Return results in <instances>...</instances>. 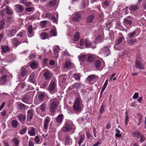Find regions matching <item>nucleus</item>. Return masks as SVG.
<instances>
[{
	"mask_svg": "<svg viewBox=\"0 0 146 146\" xmlns=\"http://www.w3.org/2000/svg\"><path fill=\"white\" fill-rule=\"evenodd\" d=\"M82 106L83 105L80 97L77 96L73 106V109L75 113H80L83 110Z\"/></svg>",
	"mask_w": 146,
	"mask_h": 146,
	"instance_id": "f257e3e1",
	"label": "nucleus"
},
{
	"mask_svg": "<svg viewBox=\"0 0 146 146\" xmlns=\"http://www.w3.org/2000/svg\"><path fill=\"white\" fill-rule=\"evenodd\" d=\"M72 129H75L74 124L71 121H67L65 122V126L62 128V131L65 132L70 131Z\"/></svg>",
	"mask_w": 146,
	"mask_h": 146,
	"instance_id": "f03ea898",
	"label": "nucleus"
},
{
	"mask_svg": "<svg viewBox=\"0 0 146 146\" xmlns=\"http://www.w3.org/2000/svg\"><path fill=\"white\" fill-rule=\"evenodd\" d=\"M50 103L49 109L52 113H54L58 106L57 100L55 98L51 99Z\"/></svg>",
	"mask_w": 146,
	"mask_h": 146,
	"instance_id": "7ed1b4c3",
	"label": "nucleus"
},
{
	"mask_svg": "<svg viewBox=\"0 0 146 146\" xmlns=\"http://www.w3.org/2000/svg\"><path fill=\"white\" fill-rule=\"evenodd\" d=\"M48 90L52 94L56 92L57 90L56 83L53 81H51L48 86Z\"/></svg>",
	"mask_w": 146,
	"mask_h": 146,
	"instance_id": "20e7f679",
	"label": "nucleus"
},
{
	"mask_svg": "<svg viewBox=\"0 0 146 146\" xmlns=\"http://www.w3.org/2000/svg\"><path fill=\"white\" fill-rule=\"evenodd\" d=\"M72 21L74 22H78L81 19V15L79 12H75L72 15Z\"/></svg>",
	"mask_w": 146,
	"mask_h": 146,
	"instance_id": "39448f33",
	"label": "nucleus"
},
{
	"mask_svg": "<svg viewBox=\"0 0 146 146\" xmlns=\"http://www.w3.org/2000/svg\"><path fill=\"white\" fill-rule=\"evenodd\" d=\"M135 67L140 70H143L144 68V65L142 64L141 62L137 59L135 62Z\"/></svg>",
	"mask_w": 146,
	"mask_h": 146,
	"instance_id": "423d86ee",
	"label": "nucleus"
},
{
	"mask_svg": "<svg viewBox=\"0 0 146 146\" xmlns=\"http://www.w3.org/2000/svg\"><path fill=\"white\" fill-rule=\"evenodd\" d=\"M23 101L25 103L30 104L31 102V99L29 95H25L22 99Z\"/></svg>",
	"mask_w": 146,
	"mask_h": 146,
	"instance_id": "0eeeda50",
	"label": "nucleus"
},
{
	"mask_svg": "<svg viewBox=\"0 0 146 146\" xmlns=\"http://www.w3.org/2000/svg\"><path fill=\"white\" fill-rule=\"evenodd\" d=\"M17 117L19 121L22 123H23L26 119L25 115L22 114H19L17 116Z\"/></svg>",
	"mask_w": 146,
	"mask_h": 146,
	"instance_id": "6e6552de",
	"label": "nucleus"
},
{
	"mask_svg": "<svg viewBox=\"0 0 146 146\" xmlns=\"http://www.w3.org/2000/svg\"><path fill=\"white\" fill-rule=\"evenodd\" d=\"M98 77V76L95 74H91L88 76L86 81L87 82H90Z\"/></svg>",
	"mask_w": 146,
	"mask_h": 146,
	"instance_id": "1a4fd4ad",
	"label": "nucleus"
},
{
	"mask_svg": "<svg viewBox=\"0 0 146 146\" xmlns=\"http://www.w3.org/2000/svg\"><path fill=\"white\" fill-rule=\"evenodd\" d=\"M44 76L46 80H50L52 76V74L49 71H47L44 72Z\"/></svg>",
	"mask_w": 146,
	"mask_h": 146,
	"instance_id": "9d476101",
	"label": "nucleus"
},
{
	"mask_svg": "<svg viewBox=\"0 0 146 146\" xmlns=\"http://www.w3.org/2000/svg\"><path fill=\"white\" fill-rule=\"evenodd\" d=\"M27 30L29 34L28 35L29 37H31L34 36V33L33 32V29L32 25H30L28 27Z\"/></svg>",
	"mask_w": 146,
	"mask_h": 146,
	"instance_id": "9b49d317",
	"label": "nucleus"
},
{
	"mask_svg": "<svg viewBox=\"0 0 146 146\" xmlns=\"http://www.w3.org/2000/svg\"><path fill=\"white\" fill-rule=\"evenodd\" d=\"M50 121V119L49 117H46L45 118L44 127L46 130H47L48 128V126L49 125Z\"/></svg>",
	"mask_w": 146,
	"mask_h": 146,
	"instance_id": "f8f14e48",
	"label": "nucleus"
},
{
	"mask_svg": "<svg viewBox=\"0 0 146 146\" xmlns=\"http://www.w3.org/2000/svg\"><path fill=\"white\" fill-rule=\"evenodd\" d=\"M4 9H5L6 13L8 15H10L13 13V10L9 6H6Z\"/></svg>",
	"mask_w": 146,
	"mask_h": 146,
	"instance_id": "ddd939ff",
	"label": "nucleus"
},
{
	"mask_svg": "<svg viewBox=\"0 0 146 146\" xmlns=\"http://www.w3.org/2000/svg\"><path fill=\"white\" fill-rule=\"evenodd\" d=\"M33 116V112L32 110H30L28 111L27 112V121H30L32 119Z\"/></svg>",
	"mask_w": 146,
	"mask_h": 146,
	"instance_id": "4468645a",
	"label": "nucleus"
},
{
	"mask_svg": "<svg viewBox=\"0 0 146 146\" xmlns=\"http://www.w3.org/2000/svg\"><path fill=\"white\" fill-rule=\"evenodd\" d=\"M26 106L21 103H18L17 104V108L18 110H25L26 109Z\"/></svg>",
	"mask_w": 146,
	"mask_h": 146,
	"instance_id": "2eb2a0df",
	"label": "nucleus"
},
{
	"mask_svg": "<svg viewBox=\"0 0 146 146\" xmlns=\"http://www.w3.org/2000/svg\"><path fill=\"white\" fill-rule=\"evenodd\" d=\"M15 6L16 8V10L19 13L23 12L24 10V7L20 5L17 4L15 5Z\"/></svg>",
	"mask_w": 146,
	"mask_h": 146,
	"instance_id": "dca6fc26",
	"label": "nucleus"
},
{
	"mask_svg": "<svg viewBox=\"0 0 146 146\" xmlns=\"http://www.w3.org/2000/svg\"><path fill=\"white\" fill-rule=\"evenodd\" d=\"M95 57L93 55H87V56L86 61L89 63H91L95 59Z\"/></svg>",
	"mask_w": 146,
	"mask_h": 146,
	"instance_id": "f3484780",
	"label": "nucleus"
},
{
	"mask_svg": "<svg viewBox=\"0 0 146 146\" xmlns=\"http://www.w3.org/2000/svg\"><path fill=\"white\" fill-rule=\"evenodd\" d=\"M36 79L35 74L33 73H31L29 77V82L32 83H34Z\"/></svg>",
	"mask_w": 146,
	"mask_h": 146,
	"instance_id": "a211bd4d",
	"label": "nucleus"
},
{
	"mask_svg": "<svg viewBox=\"0 0 146 146\" xmlns=\"http://www.w3.org/2000/svg\"><path fill=\"white\" fill-rule=\"evenodd\" d=\"M12 42L13 45L14 46H17L20 44L21 43L19 40L16 38H14L12 39Z\"/></svg>",
	"mask_w": 146,
	"mask_h": 146,
	"instance_id": "6ab92c4d",
	"label": "nucleus"
},
{
	"mask_svg": "<svg viewBox=\"0 0 146 146\" xmlns=\"http://www.w3.org/2000/svg\"><path fill=\"white\" fill-rule=\"evenodd\" d=\"M20 71L21 75L23 77H24L25 76H26L28 73V70L23 68H22Z\"/></svg>",
	"mask_w": 146,
	"mask_h": 146,
	"instance_id": "aec40b11",
	"label": "nucleus"
},
{
	"mask_svg": "<svg viewBox=\"0 0 146 146\" xmlns=\"http://www.w3.org/2000/svg\"><path fill=\"white\" fill-rule=\"evenodd\" d=\"M45 17L46 18H48L49 19L52 20L53 22H56L55 17L52 16L49 13H47L45 14Z\"/></svg>",
	"mask_w": 146,
	"mask_h": 146,
	"instance_id": "412c9836",
	"label": "nucleus"
},
{
	"mask_svg": "<svg viewBox=\"0 0 146 146\" xmlns=\"http://www.w3.org/2000/svg\"><path fill=\"white\" fill-rule=\"evenodd\" d=\"M64 68H70L72 66V64L69 61H67L65 62L64 65Z\"/></svg>",
	"mask_w": 146,
	"mask_h": 146,
	"instance_id": "4be33fe9",
	"label": "nucleus"
},
{
	"mask_svg": "<svg viewBox=\"0 0 146 146\" xmlns=\"http://www.w3.org/2000/svg\"><path fill=\"white\" fill-rule=\"evenodd\" d=\"M103 52L107 56L110 54V51L108 47H104L103 48Z\"/></svg>",
	"mask_w": 146,
	"mask_h": 146,
	"instance_id": "5701e85b",
	"label": "nucleus"
},
{
	"mask_svg": "<svg viewBox=\"0 0 146 146\" xmlns=\"http://www.w3.org/2000/svg\"><path fill=\"white\" fill-rule=\"evenodd\" d=\"M17 31V29H12L8 34L9 36L12 37L14 36Z\"/></svg>",
	"mask_w": 146,
	"mask_h": 146,
	"instance_id": "b1692460",
	"label": "nucleus"
},
{
	"mask_svg": "<svg viewBox=\"0 0 146 146\" xmlns=\"http://www.w3.org/2000/svg\"><path fill=\"white\" fill-rule=\"evenodd\" d=\"M12 126L14 128H17L19 122L17 120H13L11 122Z\"/></svg>",
	"mask_w": 146,
	"mask_h": 146,
	"instance_id": "393cba45",
	"label": "nucleus"
},
{
	"mask_svg": "<svg viewBox=\"0 0 146 146\" xmlns=\"http://www.w3.org/2000/svg\"><path fill=\"white\" fill-rule=\"evenodd\" d=\"M123 23L125 25L131 26L132 24V21L131 20H128L126 18L124 19L123 21Z\"/></svg>",
	"mask_w": 146,
	"mask_h": 146,
	"instance_id": "a878e982",
	"label": "nucleus"
},
{
	"mask_svg": "<svg viewBox=\"0 0 146 146\" xmlns=\"http://www.w3.org/2000/svg\"><path fill=\"white\" fill-rule=\"evenodd\" d=\"M40 36L41 39H45L48 38V34L47 33L45 32H44L40 34Z\"/></svg>",
	"mask_w": 146,
	"mask_h": 146,
	"instance_id": "bb28decb",
	"label": "nucleus"
},
{
	"mask_svg": "<svg viewBox=\"0 0 146 146\" xmlns=\"http://www.w3.org/2000/svg\"><path fill=\"white\" fill-rule=\"evenodd\" d=\"M63 115L62 114H61L59 115L56 118V121L58 123H61L63 118Z\"/></svg>",
	"mask_w": 146,
	"mask_h": 146,
	"instance_id": "cd10ccee",
	"label": "nucleus"
},
{
	"mask_svg": "<svg viewBox=\"0 0 146 146\" xmlns=\"http://www.w3.org/2000/svg\"><path fill=\"white\" fill-rule=\"evenodd\" d=\"M84 137L80 136L78 139V143L79 146H80L82 143L84 141Z\"/></svg>",
	"mask_w": 146,
	"mask_h": 146,
	"instance_id": "c85d7f7f",
	"label": "nucleus"
},
{
	"mask_svg": "<svg viewBox=\"0 0 146 146\" xmlns=\"http://www.w3.org/2000/svg\"><path fill=\"white\" fill-rule=\"evenodd\" d=\"M56 4V0H51L47 3V5L48 7L54 6Z\"/></svg>",
	"mask_w": 146,
	"mask_h": 146,
	"instance_id": "c756f323",
	"label": "nucleus"
},
{
	"mask_svg": "<svg viewBox=\"0 0 146 146\" xmlns=\"http://www.w3.org/2000/svg\"><path fill=\"white\" fill-rule=\"evenodd\" d=\"M38 100L40 101H42L45 96V94L44 92H41L38 94Z\"/></svg>",
	"mask_w": 146,
	"mask_h": 146,
	"instance_id": "7c9ffc66",
	"label": "nucleus"
},
{
	"mask_svg": "<svg viewBox=\"0 0 146 146\" xmlns=\"http://www.w3.org/2000/svg\"><path fill=\"white\" fill-rule=\"evenodd\" d=\"M140 135V133L136 130H135L132 132V135L133 137H136L138 139Z\"/></svg>",
	"mask_w": 146,
	"mask_h": 146,
	"instance_id": "2f4dec72",
	"label": "nucleus"
},
{
	"mask_svg": "<svg viewBox=\"0 0 146 146\" xmlns=\"http://www.w3.org/2000/svg\"><path fill=\"white\" fill-rule=\"evenodd\" d=\"M129 9L131 11H135L138 9V7L136 5H131L130 6Z\"/></svg>",
	"mask_w": 146,
	"mask_h": 146,
	"instance_id": "473e14b6",
	"label": "nucleus"
},
{
	"mask_svg": "<svg viewBox=\"0 0 146 146\" xmlns=\"http://www.w3.org/2000/svg\"><path fill=\"white\" fill-rule=\"evenodd\" d=\"M12 139L14 143V146H18L19 145V141L18 139L16 138H14Z\"/></svg>",
	"mask_w": 146,
	"mask_h": 146,
	"instance_id": "72a5a7b5",
	"label": "nucleus"
},
{
	"mask_svg": "<svg viewBox=\"0 0 146 146\" xmlns=\"http://www.w3.org/2000/svg\"><path fill=\"white\" fill-rule=\"evenodd\" d=\"M87 55L81 54L78 56V58L81 61H84L86 59H87Z\"/></svg>",
	"mask_w": 146,
	"mask_h": 146,
	"instance_id": "f704fd0d",
	"label": "nucleus"
},
{
	"mask_svg": "<svg viewBox=\"0 0 146 146\" xmlns=\"http://www.w3.org/2000/svg\"><path fill=\"white\" fill-rule=\"evenodd\" d=\"M85 44L86 47L88 48L90 47L91 45L92 44L90 42V41L87 39H85Z\"/></svg>",
	"mask_w": 146,
	"mask_h": 146,
	"instance_id": "c9c22d12",
	"label": "nucleus"
},
{
	"mask_svg": "<svg viewBox=\"0 0 146 146\" xmlns=\"http://www.w3.org/2000/svg\"><path fill=\"white\" fill-rule=\"evenodd\" d=\"M7 75H5L0 78V81H1L2 83H4L7 80Z\"/></svg>",
	"mask_w": 146,
	"mask_h": 146,
	"instance_id": "e433bc0d",
	"label": "nucleus"
},
{
	"mask_svg": "<svg viewBox=\"0 0 146 146\" xmlns=\"http://www.w3.org/2000/svg\"><path fill=\"white\" fill-rule=\"evenodd\" d=\"M5 21L4 19L2 20L0 22V29H2L5 27Z\"/></svg>",
	"mask_w": 146,
	"mask_h": 146,
	"instance_id": "4c0bfd02",
	"label": "nucleus"
},
{
	"mask_svg": "<svg viewBox=\"0 0 146 146\" xmlns=\"http://www.w3.org/2000/svg\"><path fill=\"white\" fill-rule=\"evenodd\" d=\"M51 35L52 36H55L57 35L56 31L55 28H53L51 29L50 31Z\"/></svg>",
	"mask_w": 146,
	"mask_h": 146,
	"instance_id": "58836bf2",
	"label": "nucleus"
},
{
	"mask_svg": "<svg viewBox=\"0 0 146 146\" xmlns=\"http://www.w3.org/2000/svg\"><path fill=\"white\" fill-rule=\"evenodd\" d=\"M101 62L98 60H96L94 62V65L96 68H100L101 66Z\"/></svg>",
	"mask_w": 146,
	"mask_h": 146,
	"instance_id": "ea45409f",
	"label": "nucleus"
},
{
	"mask_svg": "<svg viewBox=\"0 0 146 146\" xmlns=\"http://www.w3.org/2000/svg\"><path fill=\"white\" fill-rule=\"evenodd\" d=\"M94 17V14H92L90 16L87 18V20L88 22H92Z\"/></svg>",
	"mask_w": 146,
	"mask_h": 146,
	"instance_id": "a19ab883",
	"label": "nucleus"
},
{
	"mask_svg": "<svg viewBox=\"0 0 146 146\" xmlns=\"http://www.w3.org/2000/svg\"><path fill=\"white\" fill-rule=\"evenodd\" d=\"M28 133L31 136H34L35 135V129L33 128H32L30 131H28Z\"/></svg>",
	"mask_w": 146,
	"mask_h": 146,
	"instance_id": "79ce46f5",
	"label": "nucleus"
},
{
	"mask_svg": "<svg viewBox=\"0 0 146 146\" xmlns=\"http://www.w3.org/2000/svg\"><path fill=\"white\" fill-rule=\"evenodd\" d=\"M38 66V64L36 62H32L30 64V67L32 69L35 68Z\"/></svg>",
	"mask_w": 146,
	"mask_h": 146,
	"instance_id": "37998d69",
	"label": "nucleus"
},
{
	"mask_svg": "<svg viewBox=\"0 0 146 146\" xmlns=\"http://www.w3.org/2000/svg\"><path fill=\"white\" fill-rule=\"evenodd\" d=\"M96 41L97 43H101L102 42V40L101 36L99 35L96 37Z\"/></svg>",
	"mask_w": 146,
	"mask_h": 146,
	"instance_id": "c03bdc74",
	"label": "nucleus"
},
{
	"mask_svg": "<svg viewBox=\"0 0 146 146\" xmlns=\"http://www.w3.org/2000/svg\"><path fill=\"white\" fill-rule=\"evenodd\" d=\"M3 52H5L8 50L9 48L8 46H3L2 47Z\"/></svg>",
	"mask_w": 146,
	"mask_h": 146,
	"instance_id": "a18cd8bd",
	"label": "nucleus"
},
{
	"mask_svg": "<svg viewBox=\"0 0 146 146\" xmlns=\"http://www.w3.org/2000/svg\"><path fill=\"white\" fill-rule=\"evenodd\" d=\"M46 106V104L45 103H43L40 106V109L42 111H43L44 110Z\"/></svg>",
	"mask_w": 146,
	"mask_h": 146,
	"instance_id": "49530a36",
	"label": "nucleus"
},
{
	"mask_svg": "<svg viewBox=\"0 0 146 146\" xmlns=\"http://www.w3.org/2000/svg\"><path fill=\"white\" fill-rule=\"evenodd\" d=\"M137 42V41L135 39H132L130 40L129 44L130 45H133Z\"/></svg>",
	"mask_w": 146,
	"mask_h": 146,
	"instance_id": "de8ad7c7",
	"label": "nucleus"
},
{
	"mask_svg": "<svg viewBox=\"0 0 146 146\" xmlns=\"http://www.w3.org/2000/svg\"><path fill=\"white\" fill-rule=\"evenodd\" d=\"M79 38V33H77L76 34L74 35V41H77L78 40Z\"/></svg>",
	"mask_w": 146,
	"mask_h": 146,
	"instance_id": "09e8293b",
	"label": "nucleus"
},
{
	"mask_svg": "<svg viewBox=\"0 0 146 146\" xmlns=\"http://www.w3.org/2000/svg\"><path fill=\"white\" fill-rule=\"evenodd\" d=\"M71 139L68 137H66L65 144H68L70 143H71Z\"/></svg>",
	"mask_w": 146,
	"mask_h": 146,
	"instance_id": "8fccbe9b",
	"label": "nucleus"
},
{
	"mask_svg": "<svg viewBox=\"0 0 146 146\" xmlns=\"http://www.w3.org/2000/svg\"><path fill=\"white\" fill-rule=\"evenodd\" d=\"M123 39V37H119L117 40V42L116 43V45H119L121 43V42H122Z\"/></svg>",
	"mask_w": 146,
	"mask_h": 146,
	"instance_id": "3c124183",
	"label": "nucleus"
},
{
	"mask_svg": "<svg viewBox=\"0 0 146 146\" xmlns=\"http://www.w3.org/2000/svg\"><path fill=\"white\" fill-rule=\"evenodd\" d=\"M73 77L76 80L79 81L80 80V77L79 76L76 74H74Z\"/></svg>",
	"mask_w": 146,
	"mask_h": 146,
	"instance_id": "603ef678",
	"label": "nucleus"
},
{
	"mask_svg": "<svg viewBox=\"0 0 146 146\" xmlns=\"http://www.w3.org/2000/svg\"><path fill=\"white\" fill-rule=\"evenodd\" d=\"M81 85L80 82L75 83L74 84V86H75V88H80Z\"/></svg>",
	"mask_w": 146,
	"mask_h": 146,
	"instance_id": "864d4df0",
	"label": "nucleus"
},
{
	"mask_svg": "<svg viewBox=\"0 0 146 146\" xmlns=\"http://www.w3.org/2000/svg\"><path fill=\"white\" fill-rule=\"evenodd\" d=\"M48 83L47 82H44L41 85L40 87L42 88H45L48 85Z\"/></svg>",
	"mask_w": 146,
	"mask_h": 146,
	"instance_id": "5fc2aeb1",
	"label": "nucleus"
},
{
	"mask_svg": "<svg viewBox=\"0 0 146 146\" xmlns=\"http://www.w3.org/2000/svg\"><path fill=\"white\" fill-rule=\"evenodd\" d=\"M47 21H44L40 22V25L42 27H44L46 24Z\"/></svg>",
	"mask_w": 146,
	"mask_h": 146,
	"instance_id": "6e6d98bb",
	"label": "nucleus"
},
{
	"mask_svg": "<svg viewBox=\"0 0 146 146\" xmlns=\"http://www.w3.org/2000/svg\"><path fill=\"white\" fill-rule=\"evenodd\" d=\"M35 10V8L33 7H27L26 8V10L27 12H31Z\"/></svg>",
	"mask_w": 146,
	"mask_h": 146,
	"instance_id": "4d7b16f0",
	"label": "nucleus"
},
{
	"mask_svg": "<svg viewBox=\"0 0 146 146\" xmlns=\"http://www.w3.org/2000/svg\"><path fill=\"white\" fill-rule=\"evenodd\" d=\"M27 130V128L26 127L24 128L23 129L21 130L20 131L19 133L23 135L24 134L26 131Z\"/></svg>",
	"mask_w": 146,
	"mask_h": 146,
	"instance_id": "13d9d810",
	"label": "nucleus"
},
{
	"mask_svg": "<svg viewBox=\"0 0 146 146\" xmlns=\"http://www.w3.org/2000/svg\"><path fill=\"white\" fill-rule=\"evenodd\" d=\"M136 32L135 31H134L132 33H129L128 36L129 38H131L135 34Z\"/></svg>",
	"mask_w": 146,
	"mask_h": 146,
	"instance_id": "bf43d9fd",
	"label": "nucleus"
},
{
	"mask_svg": "<svg viewBox=\"0 0 146 146\" xmlns=\"http://www.w3.org/2000/svg\"><path fill=\"white\" fill-rule=\"evenodd\" d=\"M139 94L138 92L135 93L133 97V98L134 99L137 98L139 97Z\"/></svg>",
	"mask_w": 146,
	"mask_h": 146,
	"instance_id": "052dcab7",
	"label": "nucleus"
},
{
	"mask_svg": "<svg viewBox=\"0 0 146 146\" xmlns=\"http://www.w3.org/2000/svg\"><path fill=\"white\" fill-rule=\"evenodd\" d=\"M34 141L35 142L37 143H38L39 142L40 139L39 137L38 136H35Z\"/></svg>",
	"mask_w": 146,
	"mask_h": 146,
	"instance_id": "680f3d73",
	"label": "nucleus"
},
{
	"mask_svg": "<svg viewBox=\"0 0 146 146\" xmlns=\"http://www.w3.org/2000/svg\"><path fill=\"white\" fill-rule=\"evenodd\" d=\"M32 3L31 2H26L24 4V5L25 6H30L32 5Z\"/></svg>",
	"mask_w": 146,
	"mask_h": 146,
	"instance_id": "e2e57ef3",
	"label": "nucleus"
},
{
	"mask_svg": "<svg viewBox=\"0 0 146 146\" xmlns=\"http://www.w3.org/2000/svg\"><path fill=\"white\" fill-rule=\"evenodd\" d=\"M125 126H127L128 124V117L127 115L125 117Z\"/></svg>",
	"mask_w": 146,
	"mask_h": 146,
	"instance_id": "0e129e2a",
	"label": "nucleus"
},
{
	"mask_svg": "<svg viewBox=\"0 0 146 146\" xmlns=\"http://www.w3.org/2000/svg\"><path fill=\"white\" fill-rule=\"evenodd\" d=\"M110 4L108 1H105L103 3V5L105 7H108Z\"/></svg>",
	"mask_w": 146,
	"mask_h": 146,
	"instance_id": "69168bd1",
	"label": "nucleus"
},
{
	"mask_svg": "<svg viewBox=\"0 0 146 146\" xmlns=\"http://www.w3.org/2000/svg\"><path fill=\"white\" fill-rule=\"evenodd\" d=\"M76 88L75 87V86H74V84L72 86H70L68 89V90L69 91H70L72 90H74V89Z\"/></svg>",
	"mask_w": 146,
	"mask_h": 146,
	"instance_id": "338daca9",
	"label": "nucleus"
},
{
	"mask_svg": "<svg viewBox=\"0 0 146 146\" xmlns=\"http://www.w3.org/2000/svg\"><path fill=\"white\" fill-rule=\"evenodd\" d=\"M1 15V17H3L5 15V12L4 9H2L1 10L0 12Z\"/></svg>",
	"mask_w": 146,
	"mask_h": 146,
	"instance_id": "774afa93",
	"label": "nucleus"
}]
</instances>
